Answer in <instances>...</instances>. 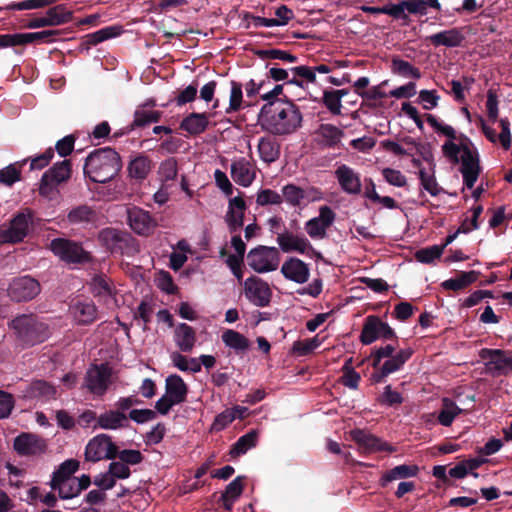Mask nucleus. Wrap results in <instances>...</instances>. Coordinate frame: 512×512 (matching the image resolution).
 <instances>
[{
	"instance_id": "obj_1",
	"label": "nucleus",
	"mask_w": 512,
	"mask_h": 512,
	"mask_svg": "<svg viewBox=\"0 0 512 512\" xmlns=\"http://www.w3.org/2000/svg\"><path fill=\"white\" fill-rule=\"evenodd\" d=\"M429 122L438 132L448 138L442 145V153L451 163L461 164L460 172L463 182L468 189H472L481 170L476 148L464 135L457 137L452 126L440 123L432 117Z\"/></svg>"
},
{
	"instance_id": "obj_2",
	"label": "nucleus",
	"mask_w": 512,
	"mask_h": 512,
	"mask_svg": "<svg viewBox=\"0 0 512 512\" xmlns=\"http://www.w3.org/2000/svg\"><path fill=\"white\" fill-rule=\"evenodd\" d=\"M303 115L300 108L288 100L264 104L258 115L261 129L274 136H287L301 128Z\"/></svg>"
},
{
	"instance_id": "obj_3",
	"label": "nucleus",
	"mask_w": 512,
	"mask_h": 512,
	"mask_svg": "<svg viewBox=\"0 0 512 512\" xmlns=\"http://www.w3.org/2000/svg\"><path fill=\"white\" fill-rule=\"evenodd\" d=\"M121 169L118 153L109 147L91 152L85 161L84 173L95 183H106L112 180Z\"/></svg>"
},
{
	"instance_id": "obj_4",
	"label": "nucleus",
	"mask_w": 512,
	"mask_h": 512,
	"mask_svg": "<svg viewBox=\"0 0 512 512\" xmlns=\"http://www.w3.org/2000/svg\"><path fill=\"white\" fill-rule=\"evenodd\" d=\"M19 340L27 345L33 346L44 342L50 335L48 326L39 321L33 315H20L11 322Z\"/></svg>"
},
{
	"instance_id": "obj_5",
	"label": "nucleus",
	"mask_w": 512,
	"mask_h": 512,
	"mask_svg": "<svg viewBox=\"0 0 512 512\" xmlns=\"http://www.w3.org/2000/svg\"><path fill=\"white\" fill-rule=\"evenodd\" d=\"M117 455V446L108 434L94 436L86 445L85 459L90 462H98L104 459L112 460Z\"/></svg>"
},
{
	"instance_id": "obj_6",
	"label": "nucleus",
	"mask_w": 512,
	"mask_h": 512,
	"mask_svg": "<svg viewBox=\"0 0 512 512\" xmlns=\"http://www.w3.org/2000/svg\"><path fill=\"white\" fill-rule=\"evenodd\" d=\"M247 261L258 273L274 271L279 265V252L275 247L259 246L248 253Z\"/></svg>"
},
{
	"instance_id": "obj_7",
	"label": "nucleus",
	"mask_w": 512,
	"mask_h": 512,
	"mask_svg": "<svg viewBox=\"0 0 512 512\" xmlns=\"http://www.w3.org/2000/svg\"><path fill=\"white\" fill-rule=\"evenodd\" d=\"M50 249L57 257L67 263H82L89 259V254L79 243L68 239H53L50 243Z\"/></svg>"
},
{
	"instance_id": "obj_8",
	"label": "nucleus",
	"mask_w": 512,
	"mask_h": 512,
	"mask_svg": "<svg viewBox=\"0 0 512 512\" xmlns=\"http://www.w3.org/2000/svg\"><path fill=\"white\" fill-rule=\"evenodd\" d=\"M32 222V213L29 210L18 213L10 222V226L0 230V243H17L28 234Z\"/></svg>"
},
{
	"instance_id": "obj_9",
	"label": "nucleus",
	"mask_w": 512,
	"mask_h": 512,
	"mask_svg": "<svg viewBox=\"0 0 512 512\" xmlns=\"http://www.w3.org/2000/svg\"><path fill=\"white\" fill-rule=\"evenodd\" d=\"M479 357L485 360L486 369L493 375H507L512 372V356L504 350L483 348Z\"/></svg>"
},
{
	"instance_id": "obj_10",
	"label": "nucleus",
	"mask_w": 512,
	"mask_h": 512,
	"mask_svg": "<svg viewBox=\"0 0 512 512\" xmlns=\"http://www.w3.org/2000/svg\"><path fill=\"white\" fill-rule=\"evenodd\" d=\"M244 294L253 305L266 307L271 301L272 290L267 282L259 277L252 276L244 282Z\"/></svg>"
},
{
	"instance_id": "obj_11",
	"label": "nucleus",
	"mask_w": 512,
	"mask_h": 512,
	"mask_svg": "<svg viewBox=\"0 0 512 512\" xmlns=\"http://www.w3.org/2000/svg\"><path fill=\"white\" fill-rule=\"evenodd\" d=\"M412 354L413 350L411 348L398 350L396 354L384 360L378 368H374L375 372L372 374V380L376 383L383 382L387 376L401 370Z\"/></svg>"
},
{
	"instance_id": "obj_12",
	"label": "nucleus",
	"mask_w": 512,
	"mask_h": 512,
	"mask_svg": "<svg viewBox=\"0 0 512 512\" xmlns=\"http://www.w3.org/2000/svg\"><path fill=\"white\" fill-rule=\"evenodd\" d=\"M395 336L393 329L377 316H368L365 320L360 339L369 345L377 339H391Z\"/></svg>"
},
{
	"instance_id": "obj_13",
	"label": "nucleus",
	"mask_w": 512,
	"mask_h": 512,
	"mask_svg": "<svg viewBox=\"0 0 512 512\" xmlns=\"http://www.w3.org/2000/svg\"><path fill=\"white\" fill-rule=\"evenodd\" d=\"M336 214L327 205L319 208V215L305 223V230L312 239H323L327 230L333 224Z\"/></svg>"
},
{
	"instance_id": "obj_14",
	"label": "nucleus",
	"mask_w": 512,
	"mask_h": 512,
	"mask_svg": "<svg viewBox=\"0 0 512 512\" xmlns=\"http://www.w3.org/2000/svg\"><path fill=\"white\" fill-rule=\"evenodd\" d=\"M40 292L37 280L29 276L15 278L9 286L8 294L14 301H28L36 297Z\"/></svg>"
},
{
	"instance_id": "obj_15",
	"label": "nucleus",
	"mask_w": 512,
	"mask_h": 512,
	"mask_svg": "<svg viewBox=\"0 0 512 512\" xmlns=\"http://www.w3.org/2000/svg\"><path fill=\"white\" fill-rule=\"evenodd\" d=\"M127 218L130 228L142 236L152 234L157 226L156 220L150 213L139 207L128 208Z\"/></svg>"
},
{
	"instance_id": "obj_16",
	"label": "nucleus",
	"mask_w": 512,
	"mask_h": 512,
	"mask_svg": "<svg viewBox=\"0 0 512 512\" xmlns=\"http://www.w3.org/2000/svg\"><path fill=\"white\" fill-rule=\"evenodd\" d=\"M13 447L21 456H37L46 451L47 444L36 434L21 433L14 439Z\"/></svg>"
},
{
	"instance_id": "obj_17",
	"label": "nucleus",
	"mask_w": 512,
	"mask_h": 512,
	"mask_svg": "<svg viewBox=\"0 0 512 512\" xmlns=\"http://www.w3.org/2000/svg\"><path fill=\"white\" fill-rule=\"evenodd\" d=\"M92 294L99 298L108 308L117 306V289L111 280L105 275L95 276L90 283Z\"/></svg>"
},
{
	"instance_id": "obj_18",
	"label": "nucleus",
	"mask_w": 512,
	"mask_h": 512,
	"mask_svg": "<svg viewBox=\"0 0 512 512\" xmlns=\"http://www.w3.org/2000/svg\"><path fill=\"white\" fill-rule=\"evenodd\" d=\"M110 383V371L107 366H92L85 377V386L94 395H103Z\"/></svg>"
},
{
	"instance_id": "obj_19",
	"label": "nucleus",
	"mask_w": 512,
	"mask_h": 512,
	"mask_svg": "<svg viewBox=\"0 0 512 512\" xmlns=\"http://www.w3.org/2000/svg\"><path fill=\"white\" fill-rule=\"evenodd\" d=\"M277 243L283 252H297L309 254L313 247L304 235H297L288 231L278 234Z\"/></svg>"
},
{
	"instance_id": "obj_20",
	"label": "nucleus",
	"mask_w": 512,
	"mask_h": 512,
	"mask_svg": "<svg viewBox=\"0 0 512 512\" xmlns=\"http://www.w3.org/2000/svg\"><path fill=\"white\" fill-rule=\"evenodd\" d=\"M335 177L341 189L350 195H357L361 192L360 175L351 167L342 164L335 170Z\"/></svg>"
},
{
	"instance_id": "obj_21",
	"label": "nucleus",
	"mask_w": 512,
	"mask_h": 512,
	"mask_svg": "<svg viewBox=\"0 0 512 512\" xmlns=\"http://www.w3.org/2000/svg\"><path fill=\"white\" fill-rule=\"evenodd\" d=\"M130 422L127 415L116 409L105 410L97 417V425L94 428L103 430H120L129 428Z\"/></svg>"
},
{
	"instance_id": "obj_22",
	"label": "nucleus",
	"mask_w": 512,
	"mask_h": 512,
	"mask_svg": "<svg viewBox=\"0 0 512 512\" xmlns=\"http://www.w3.org/2000/svg\"><path fill=\"white\" fill-rule=\"evenodd\" d=\"M281 273L286 279L303 284L308 281L310 270L304 261L290 257L282 264Z\"/></svg>"
},
{
	"instance_id": "obj_23",
	"label": "nucleus",
	"mask_w": 512,
	"mask_h": 512,
	"mask_svg": "<svg viewBox=\"0 0 512 512\" xmlns=\"http://www.w3.org/2000/svg\"><path fill=\"white\" fill-rule=\"evenodd\" d=\"M351 436L360 448L366 452L394 451L387 443L364 430H354L351 432Z\"/></svg>"
},
{
	"instance_id": "obj_24",
	"label": "nucleus",
	"mask_w": 512,
	"mask_h": 512,
	"mask_svg": "<svg viewBox=\"0 0 512 512\" xmlns=\"http://www.w3.org/2000/svg\"><path fill=\"white\" fill-rule=\"evenodd\" d=\"M231 177L238 185L243 187L250 186L256 177L253 164L245 158L232 162Z\"/></svg>"
},
{
	"instance_id": "obj_25",
	"label": "nucleus",
	"mask_w": 512,
	"mask_h": 512,
	"mask_svg": "<svg viewBox=\"0 0 512 512\" xmlns=\"http://www.w3.org/2000/svg\"><path fill=\"white\" fill-rule=\"evenodd\" d=\"M246 210V203L242 197L230 198L225 221L231 232H235L243 226V218Z\"/></svg>"
},
{
	"instance_id": "obj_26",
	"label": "nucleus",
	"mask_w": 512,
	"mask_h": 512,
	"mask_svg": "<svg viewBox=\"0 0 512 512\" xmlns=\"http://www.w3.org/2000/svg\"><path fill=\"white\" fill-rule=\"evenodd\" d=\"M481 128L484 135L487 137L489 141L492 143L499 142L501 146L508 150L511 146V132H510V122L507 118L500 119L501 133L497 135L496 131L488 126L483 118H480Z\"/></svg>"
},
{
	"instance_id": "obj_27",
	"label": "nucleus",
	"mask_w": 512,
	"mask_h": 512,
	"mask_svg": "<svg viewBox=\"0 0 512 512\" xmlns=\"http://www.w3.org/2000/svg\"><path fill=\"white\" fill-rule=\"evenodd\" d=\"M73 319L81 325L92 323L97 318V308L90 301H80L70 307Z\"/></svg>"
},
{
	"instance_id": "obj_28",
	"label": "nucleus",
	"mask_w": 512,
	"mask_h": 512,
	"mask_svg": "<svg viewBox=\"0 0 512 512\" xmlns=\"http://www.w3.org/2000/svg\"><path fill=\"white\" fill-rule=\"evenodd\" d=\"M174 341L182 352H190L195 346V330L186 323H180L174 331Z\"/></svg>"
},
{
	"instance_id": "obj_29",
	"label": "nucleus",
	"mask_w": 512,
	"mask_h": 512,
	"mask_svg": "<svg viewBox=\"0 0 512 512\" xmlns=\"http://www.w3.org/2000/svg\"><path fill=\"white\" fill-rule=\"evenodd\" d=\"M419 472L416 465L401 464L386 471L380 478V485L385 487L388 483L396 480L407 479L415 477Z\"/></svg>"
},
{
	"instance_id": "obj_30",
	"label": "nucleus",
	"mask_w": 512,
	"mask_h": 512,
	"mask_svg": "<svg viewBox=\"0 0 512 512\" xmlns=\"http://www.w3.org/2000/svg\"><path fill=\"white\" fill-rule=\"evenodd\" d=\"M187 391V385L179 375L173 374L166 378L165 394L177 404L186 400Z\"/></svg>"
},
{
	"instance_id": "obj_31",
	"label": "nucleus",
	"mask_w": 512,
	"mask_h": 512,
	"mask_svg": "<svg viewBox=\"0 0 512 512\" xmlns=\"http://www.w3.org/2000/svg\"><path fill=\"white\" fill-rule=\"evenodd\" d=\"M209 124L208 116L205 113H190L180 124V128L191 135L203 133Z\"/></svg>"
},
{
	"instance_id": "obj_32",
	"label": "nucleus",
	"mask_w": 512,
	"mask_h": 512,
	"mask_svg": "<svg viewBox=\"0 0 512 512\" xmlns=\"http://www.w3.org/2000/svg\"><path fill=\"white\" fill-rule=\"evenodd\" d=\"M258 153L263 162L272 163L280 156V146L278 142L270 136L262 137L258 142Z\"/></svg>"
},
{
	"instance_id": "obj_33",
	"label": "nucleus",
	"mask_w": 512,
	"mask_h": 512,
	"mask_svg": "<svg viewBox=\"0 0 512 512\" xmlns=\"http://www.w3.org/2000/svg\"><path fill=\"white\" fill-rule=\"evenodd\" d=\"M428 40L434 46H445L453 48L459 46L462 43L463 36L457 29H449L430 35Z\"/></svg>"
},
{
	"instance_id": "obj_34",
	"label": "nucleus",
	"mask_w": 512,
	"mask_h": 512,
	"mask_svg": "<svg viewBox=\"0 0 512 512\" xmlns=\"http://www.w3.org/2000/svg\"><path fill=\"white\" fill-rule=\"evenodd\" d=\"M221 339L226 347L234 350L236 353H243L249 347V340L241 333L232 329L225 330L221 335Z\"/></svg>"
},
{
	"instance_id": "obj_35",
	"label": "nucleus",
	"mask_w": 512,
	"mask_h": 512,
	"mask_svg": "<svg viewBox=\"0 0 512 512\" xmlns=\"http://www.w3.org/2000/svg\"><path fill=\"white\" fill-rule=\"evenodd\" d=\"M56 395V389L51 384L43 380H36L32 382L26 391V396L29 398L49 400Z\"/></svg>"
},
{
	"instance_id": "obj_36",
	"label": "nucleus",
	"mask_w": 512,
	"mask_h": 512,
	"mask_svg": "<svg viewBox=\"0 0 512 512\" xmlns=\"http://www.w3.org/2000/svg\"><path fill=\"white\" fill-rule=\"evenodd\" d=\"M258 442L257 430H251L245 435L241 436L232 446L230 455L232 457H238L245 454L250 449L254 448Z\"/></svg>"
},
{
	"instance_id": "obj_37",
	"label": "nucleus",
	"mask_w": 512,
	"mask_h": 512,
	"mask_svg": "<svg viewBox=\"0 0 512 512\" xmlns=\"http://www.w3.org/2000/svg\"><path fill=\"white\" fill-rule=\"evenodd\" d=\"M243 491V483L241 477H236L233 481H231L224 493L221 496V500L223 502V506L227 511H231L235 501L240 497Z\"/></svg>"
},
{
	"instance_id": "obj_38",
	"label": "nucleus",
	"mask_w": 512,
	"mask_h": 512,
	"mask_svg": "<svg viewBox=\"0 0 512 512\" xmlns=\"http://www.w3.org/2000/svg\"><path fill=\"white\" fill-rule=\"evenodd\" d=\"M158 180L162 185H170L178 175V164L175 158L170 157L162 161L159 165Z\"/></svg>"
},
{
	"instance_id": "obj_39",
	"label": "nucleus",
	"mask_w": 512,
	"mask_h": 512,
	"mask_svg": "<svg viewBox=\"0 0 512 512\" xmlns=\"http://www.w3.org/2000/svg\"><path fill=\"white\" fill-rule=\"evenodd\" d=\"M462 412L454 401L449 398L442 400V408L438 415V421L443 426H450L454 419Z\"/></svg>"
},
{
	"instance_id": "obj_40",
	"label": "nucleus",
	"mask_w": 512,
	"mask_h": 512,
	"mask_svg": "<svg viewBox=\"0 0 512 512\" xmlns=\"http://www.w3.org/2000/svg\"><path fill=\"white\" fill-rule=\"evenodd\" d=\"M305 196L304 189L295 184H287L282 188L283 201L291 207L301 206L305 200Z\"/></svg>"
},
{
	"instance_id": "obj_41",
	"label": "nucleus",
	"mask_w": 512,
	"mask_h": 512,
	"mask_svg": "<svg viewBox=\"0 0 512 512\" xmlns=\"http://www.w3.org/2000/svg\"><path fill=\"white\" fill-rule=\"evenodd\" d=\"M128 170L132 178L143 180L151 170V162L145 156L136 157L130 162Z\"/></svg>"
},
{
	"instance_id": "obj_42",
	"label": "nucleus",
	"mask_w": 512,
	"mask_h": 512,
	"mask_svg": "<svg viewBox=\"0 0 512 512\" xmlns=\"http://www.w3.org/2000/svg\"><path fill=\"white\" fill-rule=\"evenodd\" d=\"M44 174L48 175L53 181L61 184L67 181L71 176V164L69 160L57 162L53 167L48 169Z\"/></svg>"
},
{
	"instance_id": "obj_43",
	"label": "nucleus",
	"mask_w": 512,
	"mask_h": 512,
	"mask_svg": "<svg viewBox=\"0 0 512 512\" xmlns=\"http://www.w3.org/2000/svg\"><path fill=\"white\" fill-rule=\"evenodd\" d=\"M391 69L393 73L405 78L419 79L421 77V72L418 68L414 67L408 61L402 60L400 58L392 59Z\"/></svg>"
},
{
	"instance_id": "obj_44",
	"label": "nucleus",
	"mask_w": 512,
	"mask_h": 512,
	"mask_svg": "<svg viewBox=\"0 0 512 512\" xmlns=\"http://www.w3.org/2000/svg\"><path fill=\"white\" fill-rule=\"evenodd\" d=\"M51 486L53 489L58 490L59 496L62 499H71L80 494L79 488L77 487V478L51 482Z\"/></svg>"
},
{
	"instance_id": "obj_45",
	"label": "nucleus",
	"mask_w": 512,
	"mask_h": 512,
	"mask_svg": "<svg viewBox=\"0 0 512 512\" xmlns=\"http://www.w3.org/2000/svg\"><path fill=\"white\" fill-rule=\"evenodd\" d=\"M122 33V27L118 25L104 27L94 33L87 35L89 44L96 45L103 41L115 38Z\"/></svg>"
},
{
	"instance_id": "obj_46",
	"label": "nucleus",
	"mask_w": 512,
	"mask_h": 512,
	"mask_svg": "<svg viewBox=\"0 0 512 512\" xmlns=\"http://www.w3.org/2000/svg\"><path fill=\"white\" fill-rule=\"evenodd\" d=\"M476 280V273L474 271L462 272L455 278L448 279L442 283L445 289L457 291L463 289Z\"/></svg>"
},
{
	"instance_id": "obj_47",
	"label": "nucleus",
	"mask_w": 512,
	"mask_h": 512,
	"mask_svg": "<svg viewBox=\"0 0 512 512\" xmlns=\"http://www.w3.org/2000/svg\"><path fill=\"white\" fill-rule=\"evenodd\" d=\"M94 217L93 210L87 205H81L72 209L67 216L69 223L81 225L90 222Z\"/></svg>"
},
{
	"instance_id": "obj_48",
	"label": "nucleus",
	"mask_w": 512,
	"mask_h": 512,
	"mask_svg": "<svg viewBox=\"0 0 512 512\" xmlns=\"http://www.w3.org/2000/svg\"><path fill=\"white\" fill-rule=\"evenodd\" d=\"M243 91L239 82L231 81L229 105L225 108L227 114L237 112L242 108Z\"/></svg>"
},
{
	"instance_id": "obj_49",
	"label": "nucleus",
	"mask_w": 512,
	"mask_h": 512,
	"mask_svg": "<svg viewBox=\"0 0 512 512\" xmlns=\"http://www.w3.org/2000/svg\"><path fill=\"white\" fill-rule=\"evenodd\" d=\"M79 467L78 461L74 459H68L64 461L59 468L54 471L51 482H59L64 479H74L71 477Z\"/></svg>"
},
{
	"instance_id": "obj_50",
	"label": "nucleus",
	"mask_w": 512,
	"mask_h": 512,
	"mask_svg": "<svg viewBox=\"0 0 512 512\" xmlns=\"http://www.w3.org/2000/svg\"><path fill=\"white\" fill-rule=\"evenodd\" d=\"M58 185L48 175L43 174L39 185V194L48 200H55L60 195Z\"/></svg>"
},
{
	"instance_id": "obj_51",
	"label": "nucleus",
	"mask_w": 512,
	"mask_h": 512,
	"mask_svg": "<svg viewBox=\"0 0 512 512\" xmlns=\"http://www.w3.org/2000/svg\"><path fill=\"white\" fill-rule=\"evenodd\" d=\"M49 26H56L68 22L71 19V13L62 6L50 8L44 15Z\"/></svg>"
},
{
	"instance_id": "obj_52",
	"label": "nucleus",
	"mask_w": 512,
	"mask_h": 512,
	"mask_svg": "<svg viewBox=\"0 0 512 512\" xmlns=\"http://www.w3.org/2000/svg\"><path fill=\"white\" fill-rule=\"evenodd\" d=\"M27 162V160H23L22 162H16L14 164H10L7 167L0 170V182L7 185L12 186L14 183L20 180L21 171L17 167L18 164L23 165Z\"/></svg>"
},
{
	"instance_id": "obj_53",
	"label": "nucleus",
	"mask_w": 512,
	"mask_h": 512,
	"mask_svg": "<svg viewBox=\"0 0 512 512\" xmlns=\"http://www.w3.org/2000/svg\"><path fill=\"white\" fill-rule=\"evenodd\" d=\"M283 202L282 194L272 189H261L257 193L258 206L280 205Z\"/></svg>"
},
{
	"instance_id": "obj_54",
	"label": "nucleus",
	"mask_w": 512,
	"mask_h": 512,
	"mask_svg": "<svg viewBox=\"0 0 512 512\" xmlns=\"http://www.w3.org/2000/svg\"><path fill=\"white\" fill-rule=\"evenodd\" d=\"M443 252V246L433 245L420 249L416 252L415 257L417 261L421 263H431L435 259H438Z\"/></svg>"
},
{
	"instance_id": "obj_55",
	"label": "nucleus",
	"mask_w": 512,
	"mask_h": 512,
	"mask_svg": "<svg viewBox=\"0 0 512 512\" xmlns=\"http://www.w3.org/2000/svg\"><path fill=\"white\" fill-rule=\"evenodd\" d=\"M160 118V112L154 110H137L134 115L133 125L137 127H143L149 123L158 122Z\"/></svg>"
},
{
	"instance_id": "obj_56",
	"label": "nucleus",
	"mask_w": 512,
	"mask_h": 512,
	"mask_svg": "<svg viewBox=\"0 0 512 512\" xmlns=\"http://www.w3.org/2000/svg\"><path fill=\"white\" fill-rule=\"evenodd\" d=\"M396 347L393 344H387L375 349L371 354L373 368H378L382 361L396 354Z\"/></svg>"
},
{
	"instance_id": "obj_57",
	"label": "nucleus",
	"mask_w": 512,
	"mask_h": 512,
	"mask_svg": "<svg viewBox=\"0 0 512 512\" xmlns=\"http://www.w3.org/2000/svg\"><path fill=\"white\" fill-rule=\"evenodd\" d=\"M419 179L423 189L430 193L432 196H437L440 193V188L433 173H430L425 169H420Z\"/></svg>"
},
{
	"instance_id": "obj_58",
	"label": "nucleus",
	"mask_w": 512,
	"mask_h": 512,
	"mask_svg": "<svg viewBox=\"0 0 512 512\" xmlns=\"http://www.w3.org/2000/svg\"><path fill=\"white\" fill-rule=\"evenodd\" d=\"M322 344L318 336L303 341H297L293 345V350L299 355H307L317 349Z\"/></svg>"
},
{
	"instance_id": "obj_59",
	"label": "nucleus",
	"mask_w": 512,
	"mask_h": 512,
	"mask_svg": "<svg viewBox=\"0 0 512 512\" xmlns=\"http://www.w3.org/2000/svg\"><path fill=\"white\" fill-rule=\"evenodd\" d=\"M156 284L157 287L166 294H174L177 291L173 278L167 271H160L157 274Z\"/></svg>"
},
{
	"instance_id": "obj_60",
	"label": "nucleus",
	"mask_w": 512,
	"mask_h": 512,
	"mask_svg": "<svg viewBox=\"0 0 512 512\" xmlns=\"http://www.w3.org/2000/svg\"><path fill=\"white\" fill-rule=\"evenodd\" d=\"M382 175L386 182L395 187H403L407 183L405 175L396 169L384 168L382 170Z\"/></svg>"
},
{
	"instance_id": "obj_61",
	"label": "nucleus",
	"mask_w": 512,
	"mask_h": 512,
	"mask_svg": "<svg viewBox=\"0 0 512 512\" xmlns=\"http://www.w3.org/2000/svg\"><path fill=\"white\" fill-rule=\"evenodd\" d=\"M157 414L152 409H133L130 410L129 421L132 420L137 424H144L150 421H153L156 418Z\"/></svg>"
},
{
	"instance_id": "obj_62",
	"label": "nucleus",
	"mask_w": 512,
	"mask_h": 512,
	"mask_svg": "<svg viewBox=\"0 0 512 512\" xmlns=\"http://www.w3.org/2000/svg\"><path fill=\"white\" fill-rule=\"evenodd\" d=\"M379 402L391 407L401 404L403 402V398L399 392L392 389L391 385H387L384 387V391L379 397Z\"/></svg>"
},
{
	"instance_id": "obj_63",
	"label": "nucleus",
	"mask_w": 512,
	"mask_h": 512,
	"mask_svg": "<svg viewBox=\"0 0 512 512\" xmlns=\"http://www.w3.org/2000/svg\"><path fill=\"white\" fill-rule=\"evenodd\" d=\"M323 103L326 108L334 115L341 114L342 103L339 96L333 93V91H324Z\"/></svg>"
},
{
	"instance_id": "obj_64",
	"label": "nucleus",
	"mask_w": 512,
	"mask_h": 512,
	"mask_svg": "<svg viewBox=\"0 0 512 512\" xmlns=\"http://www.w3.org/2000/svg\"><path fill=\"white\" fill-rule=\"evenodd\" d=\"M116 456L127 466L139 464L143 460L141 452L134 449H125L122 451L117 450Z\"/></svg>"
}]
</instances>
